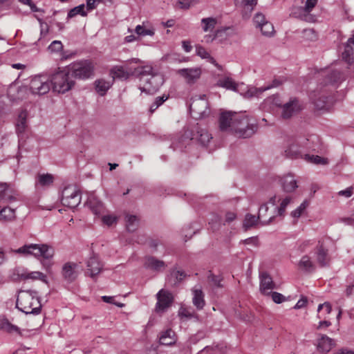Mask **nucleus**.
I'll return each mask as SVG.
<instances>
[{
  "label": "nucleus",
  "mask_w": 354,
  "mask_h": 354,
  "mask_svg": "<svg viewBox=\"0 0 354 354\" xmlns=\"http://www.w3.org/2000/svg\"><path fill=\"white\" fill-rule=\"evenodd\" d=\"M219 128L223 131H230L239 138L251 137L257 131V123L251 122L243 113L225 111L219 117Z\"/></svg>",
  "instance_id": "1"
},
{
  "label": "nucleus",
  "mask_w": 354,
  "mask_h": 354,
  "mask_svg": "<svg viewBox=\"0 0 354 354\" xmlns=\"http://www.w3.org/2000/svg\"><path fill=\"white\" fill-rule=\"evenodd\" d=\"M16 307L27 315L39 314L41 310V304L38 292L32 290H20L17 298Z\"/></svg>",
  "instance_id": "2"
},
{
  "label": "nucleus",
  "mask_w": 354,
  "mask_h": 354,
  "mask_svg": "<svg viewBox=\"0 0 354 354\" xmlns=\"http://www.w3.org/2000/svg\"><path fill=\"white\" fill-rule=\"evenodd\" d=\"M51 88L54 92L65 93L69 91L75 85V81L71 77L66 68H59L50 77Z\"/></svg>",
  "instance_id": "3"
},
{
  "label": "nucleus",
  "mask_w": 354,
  "mask_h": 354,
  "mask_svg": "<svg viewBox=\"0 0 354 354\" xmlns=\"http://www.w3.org/2000/svg\"><path fill=\"white\" fill-rule=\"evenodd\" d=\"M301 3H304V6H293L290 15L307 23H315L317 17L311 12L317 4L318 0H301Z\"/></svg>",
  "instance_id": "4"
},
{
  "label": "nucleus",
  "mask_w": 354,
  "mask_h": 354,
  "mask_svg": "<svg viewBox=\"0 0 354 354\" xmlns=\"http://www.w3.org/2000/svg\"><path fill=\"white\" fill-rule=\"evenodd\" d=\"M68 73L72 78L86 80L93 75L94 67L88 60H82L73 62L66 66Z\"/></svg>",
  "instance_id": "5"
},
{
  "label": "nucleus",
  "mask_w": 354,
  "mask_h": 354,
  "mask_svg": "<svg viewBox=\"0 0 354 354\" xmlns=\"http://www.w3.org/2000/svg\"><path fill=\"white\" fill-rule=\"evenodd\" d=\"M190 114L196 120H200L209 116L210 109L205 95L196 96L192 98L189 105Z\"/></svg>",
  "instance_id": "6"
},
{
  "label": "nucleus",
  "mask_w": 354,
  "mask_h": 354,
  "mask_svg": "<svg viewBox=\"0 0 354 354\" xmlns=\"http://www.w3.org/2000/svg\"><path fill=\"white\" fill-rule=\"evenodd\" d=\"M16 253L27 255L32 254L36 257H41L46 260L51 259L54 254L53 249L47 245H25L15 251Z\"/></svg>",
  "instance_id": "7"
},
{
  "label": "nucleus",
  "mask_w": 354,
  "mask_h": 354,
  "mask_svg": "<svg viewBox=\"0 0 354 354\" xmlns=\"http://www.w3.org/2000/svg\"><path fill=\"white\" fill-rule=\"evenodd\" d=\"M310 99L318 111H329L333 102V95L326 89L314 91L311 93Z\"/></svg>",
  "instance_id": "8"
},
{
  "label": "nucleus",
  "mask_w": 354,
  "mask_h": 354,
  "mask_svg": "<svg viewBox=\"0 0 354 354\" xmlns=\"http://www.w3.org/2000/svg\"><path fill=\"white\" fill-rule=\"evenodd\" d=\"M62 203L69 208L76 207L81 202L80 190L74 185L64 187L62 194Z\"/></svg>",
  "instance_id": "9"
},
{
  "label": "nucleus",
  "mask_w": 354,
  "mask_h": 354,
  "mask_svg": "<svg viewBox=\"0 0 354 354\" xmlns=\"http://www.w3.org/2000/svg\"><path fill=\"white\" fill-rule=\"evenodd\" d=\"M50 78L44 75H38L32 77L30 82V90L34 95H42L46 94L50 90Z\"/></svg>",
  "instance_id": "10"
},
{
  "label": "nucleus",
  "mask_w": 354,
  "mask_h": 354,
  "mask_svg": "<svg viewBox=\"0 0 354 354\" xmlns=\"http://www.w3.org/2000/svg\"><path fill=\"white\" fill-rule=\"evenodd\" d=\"M164 83V77L160 73L145 78L142 82V86L140 87L142 92L152 94L156 92Z\"/></svg>",
  "instance_id": "11"
},
{
  "label": "nucleus",
  "mask_w": 354,
  "mask_h": 354,
  "mask_svg": "<svg viewBox=\"0 0 354 354\" xmlns=\"http://www.w3.org/2000/svg\"><path fill=\"white\" fill-rule=\"evenodd\" d=\"M185 136L192 140L198 141L203 146L207 145L212 139L211 134L206 129L199 127L198 124L194 126L190 131H186Z\"/></svg>",
  "instance_id": "12"
},
{
  "label": "nucleus",
  "mask_w": 354,
  "mask_h": 354,
  "mask_svg": "<svg viewBox=\"0 0 354 354\" xmlns=\"http://www.w3.org/2000/svg\"><path fill=\"white\" fill-rule=\"evenodd\" d=\"M281 118L288 120L299 113L303 109V106L298 98L291 97L288 102L281 106Z\"/></svg>",
  "instance_id": "13"
},
{
  "label": "nucleus",
  "mask_w": 354,
  "mask_h": 354,
  "mask_svg": "<svg viewBox=\"0 0 354 354\" xmlns=\"http://www.w3.org/2000/svg\"><path fill=\"white\" fill-rule=\"evenodd\" d=\"M176 73L183 77L187 84L192 85L200 79L202 69L201 67L185 68L177 70Z\"/></svg>",
  "instance_id": "14"
},
{
  "label": "nucleus",
  "mask_w": 354,
  "mask_h": 354,
  "mask_svg": "<svg viewBox=\"0 0 354 354\" xmlns=\"http://www.w3.org/2000/svg\"><path fill=\"white\" fill-rule=\"evenodd\" d=\"M86 274L95 280L96 277L101 272L103 263L97 254H93L86 262Z\"/></svg>",
  "instance_id": "15"
},
{
  "label": "nucleus",
  "mask_w": 354,
  "mask_h": 354,
  "mask_svg": "<svg viewBox=\"0 0 354 354\" xmlns=\"http://www.w3.org/2000/svg\"><path fill=\"white\" fill-rule=\"evenodd\" d=\"M14 277L17 275V277H15L14 279H20V280H41L44 282H46V276L39 271H33L28 272L27 270L24 268H17L14 270Z\"/></svg>",
  "instance_id": "16"
},
{
  "label": "nucleus",
  "mask_w": 354,
  "mask_h": 354,
  "mask_svg": "<svg viewBox=\"0 0 354 354\" xmlns=\"http://www.w3.org/2000/svg\"><path fill=\"white\" fill-rule=\"evenodd\" d=\"M314 254L317 263L321 267H326L330 263L328 250L325 246L323 241H319L314 250Z\"/></svg>",
  "instance_id": "17"
},
{
  "label": "nucleus",
  "mask_w": 354,
  "mask_h": 354,
  "mask_svg": "<svg viewBox=\"0 0 354 354\" xmlns=\"http://www.w3.org/2000/svg\"><path fill=\"white\" fill-rule=\"evenodd\" d=\"M156 296L158 301L156 305V311L158 313L165 311L173 302L172 294L164 289H161Z\"/></svg>",
  "instance_id": "18"
},
{
  "label": "nucleus",
  "mask_w": 354,
  "mask_h": 354,
  "mask_svg": "<svg viewBox=\"0 0 354 354\" xmlns=\"http://www.w3.org/2000/svg\"><path fill=\"white\" fill-rule=\"evenodd\" d=\"M143 265L147 270H152L156 272H162L167 267V265L164 261L160 260L153 256H146L144 259Z\"/></svg>",
  "instance_id": "19"
},
{
  "label": "nucleus",
  "mask_w": 354,
  "mask_h": 354,
  "mask_svg": "<svg viewBox=\"0 0 354 354\" xmlns=\"http://www.w3.org/2000/svg\"><path fill=\"white\" fill-rule=\"evenodd\" d=\"M78 265L74 262H67L62 267V274L68 282H73L78 276Z\"/></svg>",
  "instance_id": "20"
},
{
  "label": "nucleus",
  "mask_w": 354,
  "mask_h": 354,
  "mask_svg": "<svg viewBox=\"0 0 354 354\" xmlns=\"http://www.w3.org/2000/svg\"><path fill=\"white\" fill-rule=\"evenodd\" d=\"M86 204L95 215H100L104 212V204L100 201L94 193H90Z\"/></svg>",
  "instance_id": "21"
},
{
  "label": "nucleus",
  "mask_w": 354,
  "mask_h": 354,
  "mask_svg": "<svg viewBox=\"0 0 354 354\" xmlns=\"http://www.w3.org/2000/svg\"><path fill=\"white\" fill-rule=\"evenodd\" d=\"M187 277V274L183 270L172 268L169 274L167 276L166 282L171 287L178 286Z\"/></svg>",
  "instance_id": "22"
},
{
  "label": "nucleus",
  "mask_w": 354,
  "mask_h": 354,
  "mask_svg": "<svg viewBox=\"0 0 354 354\" xmlns=\"http://www.w3.org/2000/svg\"><path fill=\"white\" fill-rule=\"evenodd\" d=\"M275 288V285L272 277L266 272L260 274V290L266 295H269L271 290Z\"/></svg>",
  "instance_id": "23"
},
{
  "label": "nucleus",
  "mask_w": 354,
  "mask_h": 354,
  "mask_svg": "<svg viewBox=\"0 0 354 354\" xmlns=\"http://www.w3.org/2000/svg\"><path fill=\"white\" fill-rule=\"evenodd\" d=\"M283 155L290 159H297L299 158H302V150L301 146L293 142L292 143L288 144L283 151Z\"/></svg>",
  "instance_id": "24"
},
{
  "label": "nucleus",
  "mask_w": 354,
  "mask_h": 354,
  "mask_svg": "<svg viewBox=\"0 0 354 354\" xmlns=\"http://www.w3.org/2000/svg\"><path fill=\"white\" fill-rule=\"evenodd\" d=\"M342 59L349 64L354 62V34L345 44Z\"/></svg>",
  "instance_id": "25"
},
{
  "label": "nucleus",
  "mask_w": 354,
  "mask_h": 354,
  "mask_svg": "<svg viewBox=\"0 0 354 354\" xmlns=\"http://www.w3.org/2000/svg\"><path fill=\"white\" fill-rule=\"evenodd\" d=\"M158 73L151 65L147 64L145 66H139L136 68L133 71V74L139 77L140 81L142 82L145 78L149 77V76Z\"/></svg>",
  "instance_id": "26"
},
{
  "label": "nucleus",
  "mask_w": 354,
  "mask_h": 354,
  "mask_svg": "<svg viewBox=\"0 0 354 354\" xmlns=\"http://www.w3.org/2000/svg\"><path fill=\"white\" fill-rule=\"evenodd\" d=\"M298 268L304 272L312 273L315 270L316 265L312 261L309 256L304 255L299 261Z\"/></svg>",
  "instance_id": "27"
},
{
  "label": "nucleus",
  "mask_w": 354,
  "mask_h": 354,
  "mask_svg": "<svg viewBox=\"0 0 354 354\" xmlns=\"http://www.w3.org/2000/svg\"><path fill=\"white\" fill-rule=\"evenodd\" d=\"M282 188L286 192H293L297 187V181L291 174L286 175L281 179Z\"/></svg>",
  "instance_id": "28"
},
{
  "label": "nucleus",
  "mask_w": 354,
  "mask_h": 354,
  "mask_svg": "<svg viewBox=\"0 0 354 354\" xmlns=\"http://www.w3.org/2000/svg\"><path fill=\"white\" fill-rule=\"evenodd\" d=\"M333 340L326 335H322L318 339L317 350L322 353L329 352L333 346Z\"/></svg>",
  "instance_id": "29"
},
{
  "label": "nucleus",
  "mask_w": 354,
  "mask_h": 354,
  "mask_svg": "<svg viewBox=\"0 0 354 354\" xmlns=\"http://www.w3.org/2000/svg\"><path fill=\"white\" fill-rule=\"evenodd\" d=\"M193 292V304L196 306L198 310H201L203 308L205 301L204 299V294L201 289L194 288L192 290Z\"/></svg>",
  "instance_id": "30"
},
{
  "label": "nucleus",
  "mask_w": 354,
  "mask_h": 354,
  "mask_svg": "<svg viewBox=\"0 0 354 354\" xmlns=\"http://www.w3.org/2000/svg\"><path fill=\"white\" fill-rule=\"evenodd\" d=\"M236 6L241 8L245 12L250 13L256 6L257 0H234Z\"/></svg>",
  "instance_id": "31"
},
{
  "label": "nucleus",
  "mask_w": 354,
  "mask_h": 354,
  "mask_svg": "<svg viewBox=\"0 0 354 354\" xmlns=\"http://www.w3.org/2000/svg\"><path fill=\"white\" fill-rule=\"evenodd\" d=\"M175 342L174 333L171 329L165 330L160 337V343L162 345L171 346L174 344Z\"/></svg>",
  "instance_id": "32"
},
{
  "label": "nucleus",
  "mask_w": 354,
  "mask_h": 354,
  "mask_svg": "<svg viewBox=\"0 0 354 354\" xmlns=\"http://www.w3.org/2000/svg\"><path fill=\"white\" fill-rule=\"evenodd\" d=\"M15 210L9 207H5L0 210V221L10 222L15 218Z\"/></svg>",
  "instance_id": "33"
},
{
  "label": "nucleus",
  "mask_w": 354,
  "mask_h": 354,
  "mask_svg": "<svg viewBox=\"0 0 354 354\" xmlns=\"http://www.w3.org/2000/svg\"><path fill=\"white\" fill-rule=\"evenodd\" d=\"M218 86L225 88L226 89L237 91H238V84L232 80V78L229 77H225L222 79H220L217 83Z\"/></svg>",
  "instance_id": "34"
},
{
  "label": "nucleus",
  "mask_w": 354,
  "mask_h": 354,
  "mask_svg": "<svg viewBox=\"0 0 354 354\" xmlns=\"http://www.w3.org/2000/svg\"><path fill=\"white\" fill-rule=\"evenodd\" d=\"M112 84L106 81L103 79L97 80L95 82V86L96 91L101 95L103 96L106 94L107 91L111 88Z\"/></svg>",
  "instance_id": "35"
},
{
  "label": "nucleus",
  "mask_w": 354,
  "mask_h": 354,
  "mask_svg": "<svg viewBox=\"0 0 354 354\" xmlns=\"http://www.w3.org/2000/svg\"><path fill=\"white\" fill-rule=\"evenodd\" d=\"M269 89V87H247L246 91L241 93L245 98L259 97L263 92Z\"/></svg>",
  "instance_id": "36"
},
{
  "label": "nucleus",
  "mask_w": 354,
  "mask_h": 354,
  "mask_svg": "<svg viewBox=\"0 0 354 354\" xmlns=\"http://www.w3.org/2000/svg\"><path fill=\"white\" fill-rule=\"evenodd\" d=\"M126 227L129 232L136 231L138 225V219L135 215L127 214L125 216Z\"/></svg>",
  "instance_id": "37"
},
{
  "label": "nucleus",
  "mask_w": 354,
  "mask_h": 354,
  "mask_svg": "<svg viewBox=\"0 0 354 354\" xmlns=\"http://www.w3.org/2000/svg\"><path fill=\"white\" fill-rule=\"evenodd\" d=\"M26 128V114L24 112L19 113L18 120L16 124V132L17 134H22L24 133Z\"/></svg>",
  "instance_id": "38"
},
{
  "label": "nucleus",
  "mask_w": 354,
  "mask_h": 354,
  "mask_svg": "<svg viewBox=\"0 0 354 354\" xmlns=\"http://www.w3.org/2000/svg\"><path fill=\"white\" fill-rule=\"evenodd\" d=\"M259 220H260L259 216L256 217L254 215L251 214H247L243 221V227L245 231H247L251 227L255 226L257 224Z\"/></svg>",
  "instance_id": "39"
},
{
  "label": "nucleus",
  "mask_w": 354,
  "mask_h": 354,
  "mask_svg": "<svg viewBox=\"0 0 354 354\" xmlns=\"http://www.w3.org/2000/svg\"><path fill=\"white\" fill-rule=\"evenodd\" d=\"M304 159L308 162L315 165H326L328 163V160L326 158H322L319 156L306 154Z\"/></svg>",
  "instance_id": "40"
},
{
  "label": "nucleus",
  "mask_w": 354,
  "mask_h": 354,
  "mask_svg": "<svg viewBox=\"0 0 354 354\" xmlns=\"http://www.w3.org/2000/svg\"><path fill=\"white\" fill-rule=\"evenodd\" d=\"M84 4H80L69 10L67 15V18L71 19L75 17L77 15L85 17L87 15V12L84 10Z\"/></svg>",
  "instance_id": "41"
},
{
  "label": "nucleus",
  "mask_w": 354,
  "mask_h": 354,
  "mask_svg": "<svg viewBox=\"0 0 354 354\" xmlns=\"http://www.w3.org/2000/svg\"><path fill=\"white\" fill-rule=\"evenodd\" d=\"M196 55L201 57L202 59H206L209 62L217 65L216 60L212 57L210 54L201 46H196Z\"/></svg>",
  "instance_id": "42"
},
{
  "label": "nucleus",
  "mask_w": 354,
  "mask_h": 354,
  "mask_svg": "<svg viewBox=\"0 0 354 354\" xmlns=\"http://www.w3.org/2000/svg\"><path fill=\"white\" fill-rule=\"evenodd\" d=\"M301 34L302 38L306 41H315L318 38V35L313 28L304 29Z\"/></svg>",
  "instance_id": "43"
},
{
  "label": "nucleus",
  "mask_w": 354,
  "mask_h": 354,
  "mask_svg": "<svg viewBox=\"0 0 354 354\" xmlns=\"http://www.w3.org/2000/svg\"><path fill=\"white\" fill-rule=\"evenodd\" d=\"M201 23L203 24V31H212L216 26V19L213 17L203 18L201 20Z\"/></svg>",
  "instance_id": "44"
},
{
  "label": "nucleus",
  "mask_w": 354,
  "mask_h": 354,
  "mask_svg": "<svg viewBox=\"0 0 354 354\" xmlns=\"http://www.w3.org/2000/svg\"><path fill=\"white\" fill-rule=\"evenodd\" d=\"M53 183V176L51 174H39L37 176V183L42 186H49Z\"/></svg>",
  "instance_id": "45"
},
{
  "label": "nucleus",
  "mask_w": 354,
  "mask_h": 354,
  "mask_svg": "<svg viewBox=\"0 0 354 354\" xmlns=\"http://www.w3.org/2000/svg\"><path fill=\"white\" fill-rule=\"evenodd\" d=\"M328 80L330 84H337L344 80V77L339 71H333L328 75Z\"/></svg>",
  "instance_id": "46"
},
{
  "label": "nucleus",
  "mask_w": 354,
  "mask_h": 354,
  "mask_svg": "<svg viewBox=\"0 0 354 354\" xmlns=\"http://www.w3.org/2000/svg\"><path fill=\"white\" fill-rule=\"evenodd\" d=\"M292 201V198L290 196H286L281 201L279 207L275 208L278 216H283L284 214L286 207L291 203Z\"/></svg>",
  "instance_id": "47"
},
{
  "label": "nucleus",
  "mask_w": 354,
  "mask_h": 354,
  "mask_svg": "<svg viewBox=\"0 0 354 354\" xmlns=\"http://www.w3.org/2000/svg\"><path fill=\"white\" fill-rule=\"evenodd\" d=\"M144 24L142 25H138L136 27L135 32L137 35L140 36H146V35H150L153 36L154 35V30L153 28H146L144 26Z\"/></svg>",
  "instance_id": "48"
},
{
  "label": "nucleus",
  "mask_w": 354,
  "mask_h": 354,
  "mask_svg": "<svg viewBox=\"0 0 354 354\" xmlns=\"http://www.w3.org/2000/svg\"><path fill=\"white\" fill-rule=\"evenodd\" d=\"M261 33L264 36L270 37L274 35V29L272 24L270 21L266 22L261 28H259Z\"/></svg>",
  "instance_id": "49"
},
{
  "label": "nucleus",
  "mask_w": 354,
  "mask_h": 354,
  "mask_svg": "<svg viewBox=\"0 0 354 354\" xmlns=\"http://www.w3.org/2000/svg\"><path fill=\"white\" fill-rule=\"evenodd\" d=\"M168 99V95H163L157 97L153 104L150 106L149 111L151 113H153L160 105L163 104Z\"/></svg>",
  "instance_id": "50"
},
{
  "label": "nucleus",
  "mask_w": 354,
  "mask_h": 354,
  "mask_svg": "<svg viewBox=\"0 0 354 354\" xmlns=\"http://www.w3.org/2000/svg\"><path fill=\"white\" fill-rule=\"evenodd\" d=\"M254 23L257 28H261L266 22L268 21L266 19L264 15L261 12H257L253 19Z\"/></svg>",
  "instance_id": "51"
},
{
  "label": "nucleus",
  "mask_w": 354,
  "mask_h": 354,
  "mask_svg": "<svg viewBox=\"0 0 354 354\" xmlns=\"http://www.w3.org/2000/svg\"><path fill=\"white\" fill-rule=\"evenodd\" d=\"M63 48L62 43L60 41L55 40L48 46V49L52 53H57Z\"/></svg>",
  "instance_id": "52"
},
{
  "label": "nucleus",
  "mask_w": 354,
  "mask_h": 354,
  "mask_svg": "<svg viewBox=\"0 0 354 354\" xmlns=\"http://www.w3.org/2000/svg\"><path fill=\"white\" fill-rule=\"evenodd\" d=\"M308 205V203L306 201H304L296 209L291 212L292 216L299 218Z\"/></svg>",
  "instance_id": "53"
},
{
  "label": "nucleus",
  "mask_w": 354,
  "mask_h": 354,
  "mask_svg": "<svg viewBox=\"0 0 354 354\" xmlns=\"http://www.w3.org/2000/svg\"><path fill=\"white\" fill-rule=\"evenodd\" d=\"M273 300V301L276 304H281L286 300V297L281 293L277 292H270V295Z\"/></svg>",
  "instance_id": "54"
},
{
  "label": "nucleus",
  "mask_w": 354,
  "mask_h": 354,
  "mask_svg": "<svg viewBox=\"0 0 354 354\" xmlns=\"http://www.w3.org/2000/svg\"><path fill=\"white\" fill-rule=\"evenodd\" d=\"M10 185L7 183L0 184V200L6 198L8 193L10 192Z\"/></svg>",
  "instance_id": "55"
},
{
  "label": "nucleus",
  "mask_w": 354,
  "mask_h": 354,
  "mask_svg": "<svg viewBox=\"0 0 354 354\" xmlns=\"http://www.w3.org/2000/svg\"><path fill=\"white\" fill-rule=\"evenodd\" d=\"M102 221L106 225L111 226L113 223H116L117 217L112 215H106L102 216Z\"/></svg>",
  "instance_id": "56"
},
{
  "label": "nucleus",
  "mask_w": 354,
  "mask_h": 354,
  "mask_svg": "<svg viewBox=\"0 0 354 354\" xmlns=\"http://www.w3.org/2000/svg\"><path fill=\"white\" fill-rule=\"evenodd\" d=\"M1 328L6 330L8 332H17L19 330L17 326H14L9 323L8 321L3 322L1 324Z\"/></svg>",
  "instance_id": "57"
},
{
  "label": "nucleus",
  "mask_w": 354,
  "mask_h": 354,
  "mask_svg": "<svg viewBox=\"0 0 354 354\" xmlns=\"http://www.w3.org/2000/svg\"><path fill=\"white\" fill-rule=\"evenodd\" d=\"M37 20H38V21L39 22V24H40V28H41L40 35H41V37L46 36L48 34V30H49L48 24L44 22L41 19L38 18Z\"/></svg>",
  "instance_id": "58"
},
{
  "label": "nucleus",
  "mask_w": 354,
  "mask_h": 354,
  "mask_svg": "<svg viewBox=\"0 0 354 354\" xmlns=\"http://www.w3.org/2000/svg\"><path fill=\"white\" fill-rule=\"evenodd\" d=\"M17 192L14 189L10 187V192L8 193L6 198H4L3 200L8 202L14 201L17 200Z\"/></svg>",
  "instance_id": "59"
},
{
  "label": "nucleus",
  "mask_w": 354,
  "mask_h": 354,
  "mask_svg": "<svg viewBox=\"0 0 354 354\" xmlns=\"http://www.w3.org/2000/svg\"><path fill=\"white\" fill-rule=\"evenodd\" d=\"M178 315L181 317L192 318L193 317V313L185 308H180Z\"/></svg>",
  "instance_id": "60"
},
{
  "label": "nucleus",
  "mask_w": 354,
  "mask_h": 354,
  "mask_svg": "<svg viewBox=\"0 0 354 354\" xmlns=\"http://www.w3.org/2000/svg\"><path fill=\"white\" fill-rule=\"evenodd\" d=\"M221 222V217L217 214L214 215L213 218L212 219L211 222L209 223V224H212V227H215V229H217L220 227Z\"/></svg>",
  "instance_id": "61"
},
{
  "label": "nucleus",
  "mask_w": 354,
  "mask_h": 354,
  "mask_svg": "<svg viewBox=\"0 0 354 354\" xmlns=\"http://www.w3.org/2000/svg\"><path fill=\"white\" fill-rule=\"evenodd\" d=\"M353 187H347L344 190L339 191L338 192V195L339 196H344L345 198H349L353 194Z\"/></svg>",
  "instance_id": "62"
},
{
  "label": "nucleus",
  "mask_w": 354,
  "mask_h": 354,
  "mask_svg": "<svg viewBox=\"0 0 354 354\" xmlns=\"http://www.w3.org/2000/svg\"><path fill=\"white\" fill-rule=\"evenodd\" d=\"M313 244L311 240H306L304 241L299 246V250L301 252H305L308 248H309Z\"/></svg>",
  "instance_id": "63"
},
{
  "label": "nucleus",
  "mask_w": 354,
  "mask_h": 354,
  "mask_svg": "<svg viewBox=\"0 0 354 354\" xmlns=\"http://www.w3.org/2000/svg\"><path fill=\"white\" fill-rule=\"evenodd\" d=\"M268 210V207L267 205V204H263L260 207H259V214H258V216H259V218H263L267 212Z\"/></svg>",
  "instance_id": "64"
}]
</instances>
